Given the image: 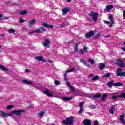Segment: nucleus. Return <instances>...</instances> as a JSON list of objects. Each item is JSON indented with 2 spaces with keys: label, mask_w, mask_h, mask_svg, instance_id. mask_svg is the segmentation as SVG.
I'll return each mask as SVG.
<instances>
[{
  "label": "nucleus",
  "mask_w": 125,
  "mask_h": 125,
  "mask_svg": "<svg viewBox=\"0 0 125 125\" xmlns=\"http://www.w3.org/2000/svg\"><path fill=\"white\" fill-rule=\"evenodd\" d=\"M63 125H74V116H70L66 118V120H63L62 121Z\"/></svg>",
  "instance_id": "1"
},
{
  "label": "nucleus",
  "mask_w": 125,
  "mask_h": 125,
  "mask_svg": "<svg viewBox=\"0 0 125 125\" xmlns=\"http://www.w3.org/2000/svg\"><path fill=\"white\" fill-rule=\"evenodd\" d=\"M23 114H25V110H14L10 112L11 117H13L14 115H17V116H22Z\"/></svg>",
  "instance_id": "2"
},
{
  "label": "nucleus",
  "mask_w": 125,
  "mask_h": 125,
  "mask_svg": "<svg viewBox=\"0 0 125 125\" xmlns=\"http://www.w3.org/2000/svg\"><path fill=\"white\" fill-rule=\"evenodd\" d=\"M114 61L115 65H117V66H119V67H120V68H125V62L123 61V60L116 59Z\"/></svg>",
  "instance_id": "3"
},
{
  "label": "nucleus",
  "mask_w": 125,
  "mask_h": 125,
  "mask_svg": "<svg viewBox=\"0 0 125 125\" xmlns=\"http://www.w3.org/2000/svg\"><path fill=\"white\" fill-rule=\"evenodd\" d=\"M46 30L45 29L43 28V27H40L39 28H38L35 30H32L28 33V34H36V33H43V32H45Z\"/></svg>",
  "instance_id": "4"
},
{
  "label": "nucleus",
  "mask_w": 125,
  "mask_h": 125,
  "mask_svg": "<svg viewBox=\"0 0 125 125\" xmlns=\"http://www.w3.org/2000/svg\"><path fill=\"white\" fill-rule=\"evenodd\" d=\"M89 16H91L93 18V21L95 22L97 21V18L98 17V13H95L93 11H91V12L88 14Z\"/></svg>",
  "instance_id": "5"
},
{
  "label": "nucleus",
  "mask_w": 125,
  "mask_h": 125,
  "mask_svg": "<svg viewBox=\"0 0 125 125\" xmlns=\"http://www.w3.org/2000/svg\"><path fill=\"white\" fill-rule=\"evenodd\" d=\"M123 69L121 68H117L116 76L117 77H125V72H122Z\"/></svg>",
  "instance_id": "6"
},
{
  "label": "nucleus",
  "mask_w": 125,
  "mask_h": 125,
  "mask_svg": "<svg viewBox=\"0 0 125 125\" xmlns=\"http://www.w3.org/2000/svg\"><path fill=\"white\" fill-rule=\"evenodd\" d=\"M0 116H1V117H3L4 118L11 117V115H10V112L5 113L3 111H0Z\"/></svg>",
  "instance_id": "7"
},
{
  "label": "nucleus",
  "mask_w": 125,
  "mask_h": 125,
  "mask_svg": "<svg viewBox=\"0 0 125 125\" xmlns=\"http://www.w3.org/2000/svg\"><path fill=\"white\" fill-rule=\"evenodd\" d=\"M93 36H94V31L93 30L89 31L85 35L86 39H89L91 38V37H93Z\"/></svg>",
  "instance_id": "8"
},
{
  "label": "nucleus",
  "mask_w": 125,
  "mask_h": 125,
  "mask_svg": "<svg viewBox=\"0 0 125 125\" xmlns=\"http://www.w3.org/2000/svg\"><path fill=\"white\" fill-rule=\"evenodd\" d=\"M35 59L38 60V61H41V62H44V63L46 62V60L44 59L42 56H37L35 58Z\"/></svg>",
  "instance_id": "9"
},
{
  "label": "nucleus",
  "mask_w": 125,
  "mask_h": 125,
  "mask_svg": "<svg viewBox=\"0 0 125 125\" xmlns=\"http://www.w3.org/2000/svg\"><path fill=\"white\" fill-rule=\"evenodd\" d=\"M70 10H71V8H70V7H67L63 8L62 9L63 15H67V13H68V12H70Z\"/></svg>",
  "instance_id": "10"
},
{
  "label": "nucleus",
  "mask_w": 125,
  "mask_h": 125,
  "mask_svg": "<svg viewBox=\"0 0 125 125\" xmlns=\"http://www.w3.org/2000/svg\"><path fill=\"white\" fill-rule=\"evenodd\" d=\"M38 89L39 90H41L44 93V94H45L46 95H47V89H45V88L42 86H39Z\"/></svg>",
  "instance_id": "11"
},
{
  "label": "nucleus",
  "mask_w": 125,
  "mask_h": 125,
  "mask_svg": "<svg viewBox=\"0 0 125 125\" xmlns=\"http://www.w3.org/2000/svg\"><path fill=\"white\" fill-rule=\"evenodd\" d=\"M109 20L111 21V24L109 25V28H112L113 24L115 23V21H114V17H113V15H110Z\"/></svg>",
  "instance_id": "12"
},
{
  "label": "nucleus",
  "mask_w": 125,
  "mask_h": 125,
  "mask_svg": "<svg viewBox=\"0 0 125 125\" xmlns=\"http://www.w3.org/2000/svg\"><path fill=\"white\" fill-rule=\"evenodd\" d=\"M114 6H113L112 5H107L106 7V9H104V11H107V12H109L112 8H113Z\"/></svg>",
  "instance_id": "13"
},
{
  "label": "nucleus",
  "mask_w": 125,
  "mask_h": 125,
  "mask_svg": "<svg viewBox=\"0 0 125 125\" xmlns=\"http://www.w3.org/2000/svg\"><path fill=\"white\" fill-rule=\"evenodd\" d=\"M124 118H125V115L124 114L121 115L120 116V121L123 125L125 124V119H124Z\"/></svg>",
  "instance_id": "14"
},
{
  "label": "nucleus",
  "mask_w": 125,
  "mask_h": 125,
  "mask_svg": "<svg viewBox=\"0 0 125 125\" xmlns=\"http://www.w3.org/2000/svg\"><path fill=\"white\" fill-rule=\"evenodd\" d=\"M98 67L100 70H103V69H105V68H106V65H105V64L104 63H101L99 64Z\"/></svg>",
  "instance_id": "15"
},
{
  "label": "nucleus",
  "mask_w": 125,
  "mask_h": 125,
  "mask_svg": "<svg viewBox=\"0 0 125 125\" xmlns=\"http://www.w3.org/2000/svg\"><path fill=\"white\" fill-rule=\"evenodd\" d=\"M84 125H91V121L86 119L84 120Z\"/></svg>",
  "instance_id": "16"
},
{
  "label": "nucleus",
  "mask_w": 125,
  "mask_h": 125,
  "mask_svg": "<svg viewBox=\"0 0 125 125\" xmlns=\"http://www.w3.org/2000/svg\"><path fill=\"white\" fill-rule=\"evenodd\" d=\"M116 107L115 105H112L111 106V109H109V112L112 115H114V111H115V108Z\"/></svg>",
  "instance_id": "17"
},
{
  "label": "nucleus",
  "mask_w": 125,
  "mask_h": 125,
  "mask_svg": "<svg viewBox=\"0 0 125 125\" xmlns=\"http://www.w3.org/2000/svg\"><path fill=\"white\" fill-rule=\"evenodd\" d=\"M22 82L24 83H25L26 84H34V83H33L32 81L23 80Z\"/></svg>",
  "instance_id": "18"
},
{
  "label": "nucleus",
  "mask_w": 125,
  "mask_h": 125,
  "mask_svg": "<svg viewBox=\"0 0 125 125\" xmlns=\"http://www.w3.org/2000/svg\"><path fill=\"white\" fill-rule=\"evenodd\" d=\"M35 23H36V20L34 19H32L31 21L29 22V27H32Z\"/></svg>",
  "instance_id": "19"
},
{
  "label": "nucleus",
  "mask_w": 125,
  "mask_h": 125,
  "mask_svg": "<svg viewBox=\"0 0 125 125\" xmlns=\"http://www.w3.org/2000/svg\"><path fill=\"white\" fill-rule=\"evenodd\" d=\"M114 82H115V81H114V80H112L111 81H109L107 83V85H108V87L111 88L112 87V86H113V85L114 84Z\"/></svg>",
  "instance_id": "20"
},
{
  "label": "nucleus",
  "mask_w": 125,
  "mask_h": 125,
  "mask_svg": "<svg viewBox=\"0 0 125 125\" xmlns=\"http://www.w3.org/2000/svg\"><path fill=\"white\" fill-rule=\"evenodd\" d=\"M27 14H28V11L26 10H23V11H20L19 12V14H20V15H25Z\"/></svg>",
  "instance_id": "21"
},
{
  "label": "nucleus",
  "mask_w": 125,
  "mask_h": 125,
  "mask_svg": "<svg viewBox=\"0 0 125 125\" xmlns=\"http://www.w3.org/2000/svg\"><path fill=\"white\" fill-rule=\"evenodd\" d=\"M62 99L64 101H69L72 99V97H62Z\"/></svg>",
  "instance_id": "22"
},
{
  "label": "nucleus",
  "mask_w": 125,
  "mask_h": 125,
  "mask_svg": "<svg viewBox=\"0 0 125 125\" xmlns=\"http://www.w3.org/2000/svg\"><path fill=\"white\" fill-rule=\"evenodd\" d=\"M114 86H118V87H120V86H123V83L120 82H118L116 83H115L114 84Z\"/></svg>",
  "instance_id": "23"
},
{
  "label": "nucleus",
  "mask_w": 125,
  "mask_h": 125,
  "mask_svg": "<svg viewBox=\"0 0 125 125\" xmlns=\"http://www.w3.org/2000/svg\"><path fill=\"white\" fill-rule=\"evenodd\" d=\"M107 96H108V95H107V94H103L101 99V101H105V99L106 98V97H107Z\"/></svg>",
  "instance_id": "24"
},
{
  "label": "nucleus",
  "mask_w": 125,
  "mask_h": 125,
  "mask_svg": "<svg viewBox=\"0 0 125 125\" xmlns=\"http://www.w3.org/2000/svg\"><path fill=\"white\" fill-rule=\"evenodd\" d=\"M45 114V112L44 111H41L39 113V117L40 118H42L43 117V116L44 115V114Z\"/></svg>",
  "instance_id": "25"
},
{
  "label": "nucleus",
  "mask_w": 125,
  "mask_h": 125,
  "mask_svg": "<svg viewBox=\"0 0 125 125\" xmlns=\"http://www.w3.org/2000/svg\"><path fill=\"white\" fill-rule=\"evenodd\" d=\"M118 97L120 98H124L125 99V92H122L120 95H118Z\"/></svg>",
  "instance_id": "26"
},
{
  "label": "nucleus",
  "mask_w": 125,
  "mask_h": 125,
  "mask_svg": "<svg viewBox=\"0 0 125 125\" xmlns=\"http://www.w3.org/2000/svg\"><path fill=\"white\" fill-rule=\"evenodd\" d=\"M93 97L94 98H100V97H101V94L100 93L96 94L93 96Z\"/></svg>",
  "instance_id": "27"
},
{
  "label": "nucleus",
  "mask_w": 125,
  "mask_h": 125,
  "mask_svg": "<svg viewBox=\"0 0 125 125\" xmlns=\"http://www.w3.org/2000/svg\"><path fill=\"white\" fill-rule=\"evenodd\" d=\"M54 83L56 85H60L61 82L57 80L54 81Z\"/></svg>",
  "instance_id": "28"
},
{
  "label": "nucleus",
  "mask_w": 125,
  "mask_h": 125,
  "mask_svg": "<svg viewBox=\"0 0 125 125\" xmlns=\"http://www.w3.org/2000/svg\"><path fill=\"white\" fill-rule=\"evenodd\" d=\"M8 32L9 34H15V30L13 29H10L8 30Z\"/></svg>",
  "instance_id": "29"
},
{
  "label": "nucleus",
  "mask_w": 125,
  "mask_h": 125,
  "mask_svg": "<svg viewBox=\"0 0 125 125\" xmlns=\"http://www.w3.org/2000/svg\"><path fill=\"white\" fill-rule=\"evenodd\" d=\"M75 71V68H72L70 70H68L66 71L65 74H68V73H71V72H74Z\"/></svg>",
  "instance_id": "30"
},
{
  "label": "nucleus",
  "mask_w": 125,
  "mask_h": 125,
  "mask_svg": "<svg viewBox=\"0 0 125 125\" xmlns=\"http://www.w3.org/2000/svg\"><path fill=\"white\" fill-rule=\"evenodd\" d=\"M83 104H84V102H80L79 107L81 108H83Z\"/></svg>",
  "instance_id": "31"
},
{
  "label": "nucleus",
  "mask_w": 125,
  "mask_h": 125,
  "mask_svg": "<svg viewBox=\"0 0 125 125\" xmlns=\"http://www.w3.org/2000/svg\"><path fill=\"white\" fill-rule=\"evenodd\" d=\"M99 76L96 75L92 78V80L97 81V80H99Z\"/></svg>",
  "instance_id": "32"
},
{
  "label": "nucleus",
  "mask_w": 125,
  "mask_h": 125,
  "mask_svg": "<svg viewBox=\"0 0 125 125\" xmlns=\"http://www.w3.org/2000/svg\"><path fill=\"white\" fill-rule=\"evenodd\" d=\"M6 110H11V109H13V105H9L6 107Z\"/></svg>",
  "instance_id": "33"
},
{
  "label": "nucleus",
  "mask_w": 125,
  "mask_h": 125,
  "mask_svg": "<svg viewBox=\"0 0 125 125\" xmlns=\"http://www.w3.org/2000/svg\"><path fill=\"white\" fill-rule=\"evenodd\" d=\"M0 69H1V70H3V71H4L5 72H7L8 71L7 69H6L5 67L1 65H0Z\"/></svg>",
  "instance_id": "34"
},
{
  "label": "nucleus",
  "mask_w": 125,
  "mask_h": 125,
  "mask_svg": "<svg viewBox=\"0 0 125 125\" xmlns=\"http://www.w3.org/2000/svg\"><path fill=\"white\" fill-rule=\"evenodd\" d=\"M47 96H49L50 97H53V94L49 92V90H47Z\"/></svg>",
  "instance_id": "35"
},
{
  "label": "nucleus",
  "mask_w": 125,
  "mask_h": 125,
  "mask_svg": "<svg viewBox=\"0 0 125 125\" xmlns=\"http://www.w3.org/2000/svg\"><path fill=\"white\" fill-rule=\"evenodd\" d=\"M43 46L47 48V39H45V42L43 43Z\"/></svg>",
  "instance_id": "36"
},
{
  "label": "nucleus",
  "mask_w": 125,
  "mask_h": 125,
  "mask_svg": "<svg viewBox=\"0 0 125 125\" xmlns=\"http://www.w3.org/2000/svg\"><path fill=\"white\" fill-rule=\"evenodd\" d=\"M80 62H81V63H83V65L87 64V62H85V61H84V60H83V59H81Z\"/></svg>",
  "instance_id": "37"
},
{
  "label": "nucleus",
  "mask_w": 125,
  "mask_h": 125,
  "mask_svg": "<svg viewBox=\"0 0 125 125\" xmlns=\"http://www.w3.org/2000/svg\"><path fill=\"white\" fill-rule=\"evenodd\" d=\"M88 61L90 62V63H91V64H92V65H93V64H94V63H95V61H94V60L92 59H89Z\"/></svg>",
  "instance_id": "38"
},
{
  "label": "nucleus",
  "mask_w": 125,
  "mask_h": 125,
  "mask_svg": "<svg viewBox=\"0 0 125 125\" xmlns=\"http://www.w3.org/2000/svg\"><path fill=\"white\" fill-rule=\"evenodd\" d=\"M111 76V73H108L106 75H104L103 76L104 78H110V77Z\"/></svg>",
  "instance_id": "39"
},
{
  "label": "nucleus",
  "mask_w": 125,
  "mask_h": 125,
  "mask_svg": "<svg viewBox=\"0 0 125 125\" xmlns=\"http://www.w3.org/2000/svg\"><path fill=\"white\" fill-rule=\"evenodd\" d=\"M60 27L61 28H64V27H66V23L65 22H62L60 25Z\"/></svg>",
  "instance_id": "40"
},
{
  "label": "nucleus",
  "mask_w": 125,
  "mask_h": 125,
  "mask_svg": "<svg viewBox=\"0 0 125 125\" xmlns=\"http://www.w3.org/2000/svg\"><path fill=\"white\" fill-rule=\"evenodd\" d=\"M25 21H26L24 20L23 19H20L19 20L18 22H19V23H24V22H25Z\"/></svg>",
  "instance_id": "41"
},
{
  "label": "nucleus",
  "mask_w": 125,
  "mask_h": 125,
  "mask_svg": "<svg viewBox=\"0 0 125 125\" xmlns=\"http://www.w3.org/2000/svg\"><path fill=\"white\" fill-rule=\"evenodd\" d=\"M64 81H65V82H67V81L68 80V77H67L68 75L64 73Z\"/></svg>",
  "instance_id": "42"
},
{
  "label": "nucleus",
  "mask_w": 125,
  "mask_h": 125,
  "mask_svg": "<svg viewBox=\"0 0 125 125\" xmlns=\"http://www.w3.org/2000/svg\"><path fill=\"white\" fill-rule=\"evenodd\" d=\"M78 47H77V46H75L74 51V53H77V52H78Z\"/></svg>",
  "instance_id": "43"
},
{
  "label": "nucleus",
  "mask_w": 125,
  "mask_h": 125,
  "mask_svg": "<svg viewBox=\"0 0 125 125\" xmlns=\"http://www.w3.org/2000/svg\"><path fill=\"white\" fill-rule=\"evenodd\" d=\"M8 18H9V17H4V18H2V15L0 14V19H8Z\"/></svg>",
  "instance_id": "44"
},
{
  "label": "nucleus",
  "mask_w": 125,
  "mask_h": 125,
  "mask_svg": "<svg viewBox=\"0 0 125 125\" xmlns=\"http://www.w3.org/2000/svg\"><path fill=\"white\" fill-rule=\"evenodd\" d=\"M89 107L90 109H96V106L94 105H90Z\"/></svg>",
  "instance_id": "45"
},
{
  "label": "nucleus",
  "mask_w": 125,
  "mask_h": 125,
  "mask_svg": "<svg viewBox=\"0 0 125 125\" xmlns=\"http://www.w3.org/2000/svg\"><path fill=\"white\" fill-rule=\"evenodd\" d=\"M100 37V34L98 33L96 36L94 37V39H99V38Z\"/></svg>",
  "instance_id": "46"
},
{
  "label": "nucleus",
  "mask_w": 125,
  "mask_h": 125,
  "mask_svg": "<svg viewBox=\"0 0 125 125\" xmlns=\"http://www.w3.org/2000/svg\"><path fill=\"white\" fill-rule=\"evenodd\" d=\"M104 24H110V21H107V20H104Z\"/></svg>",
  "instance_id": "47"
},
{
  "label": "nucleus",
  "mask_w": 125,
  "mask_h": 125,
  "mask_svg": "<svg viewBox=\"0 0 125 125\" xmlns=\"http://www.w3.org/2000/svg\"><path fill=\"white\" fill-rule=\"evenodd\" d=\"M94 125H99V123H98V121L95 120L94 122Z\"/></svg>",
  "instance_id": "48"
},
{
  "label": "nucleus",
  "mask_w": 125,
  "mask_h": 125,
  "mask_svg": "<svg viewBox=\"0 0 125 125\" xmlns=\"http://www.w3.org/2000/svg\"><path fill=\"white\" fill-rule=\"evenodd\" d=\"M83 111V108H80V110L79 111V114H82Z\"/></svg>",
  "instance_id": "49"
},
{
  "label": "nucleus",
  "mask_w": 125,
  "mask_h": 125,
  "mask_svg": "<svg viewBox=\"0 0 125 125\" xmlns=\"http://www.w3.org/2000/svg\"><path fill=\"white\" fill-rule=\"evenodd\" d=\"M87 49H88V48H87L86 46H84L83 47V50H85V52H88Z\"/></svg>",
  "instance_id": "50"
},
{
  "label": "nucleus",
  "mask_w": 125,
  "mask_h": 125,
  "mask_svg": "<svg viewBox=\"0 0 125 125\" xmlns=\"http://www.w3.org/2000/svg\"><path fill=\"white\" fill-rule=\"evenodd\" d=\"M47 28H49V29H52V28H53V25H47Z\"/></svg>",
  "instance_id": "51"
},
{
  "label": "nucleus",
  "mask_w": 125,
  "mask_h": 125,
  "mask_svg": "<svg viewBox=\"0 0 125 125\" xmlns=\"http://www.w3.org/2000/svg\"><path fill=\"white\" fill-rule=\"evenodd\" d=\"M79 51L81 53V54H84V52H83V50L81 49Z\"/></svg>",
  "instance_id": "52"
},
{
  "label": "nucleus",
  "mask_w": 125,
  "mask_h": 125,
  "mask_svg": "<svg viewBox=\"0 0 125 125\" xmlns=\"http://www.w3.org/2000/svg\"><path fill=\"white\" fill-rule=\"evenodd\" d=\"M81 43H82L81 42L77 43L75 45V46H77V47H79V45H80V44H81Z\"/></svg>",
  "instance_id": "53"
},
{
  "label": "nucleus",
  "mask_w": 125,
  "mask_h": 125,
  "mask_svg": "<svg viewBox=\"0 0 125 125\" xmlns=\"http://www.w3.org/2000/svg\"><path fill=\"white\" fill-rule=\"evenodd\" d=\"M42 25L44 27H45L46 28H47V23H42Z\"/></svg>",
  "instance_id": "54"
},
{
  "label": "nucleus",
  "mask_w": 125,
  "mask_h": 125,
  "mask_svg": "<svg viewBox=\"0 0 125 125\" xmlns=\"http://www.w3.org/2000/svg\"><path fill=\"white\" fill-rule=\"evenodd\" d=\"M25 73H30V72H31V70L30 69H25Z\"/></svg>",
  "instance_id": "55"
},
{
  "label": "nucleus",
  "mask_w": 125,
  "mask_h": 125,
  "mask_svg": "<svg viewBox=\"0 0 125 125\" xmlns=\"http://www.w3.org/2000/svg\"><path fill=\"white\" fill-rule=\"evenodd\" d=\"M70 89H71V90H72V91H75V89H74L73 88V87H72L71 86H70Z\"/></svg>",
  "instance_id": "56"
},
{
  "label": "nucleus",
  "mask_w": 125,
  "mask_h": 125,
  "mask_svg": "<svg viewBox=\"0 0 125 125\" xmlns=\"http://www.w3.org/2000/svg\"><path fill=\"white\" fill-rule=\"evenodd\" d=\"M66 84H67V85H68V86H69V87H70V86H71V85L70 84V82H69L68 81H67V82H66Z\"/></svg>",
  "instance_id": "57"
},
{
  "label": "nucleus",
  "mask_w": 125,
  "mask_h": 125,
  "mask_svg": "<svg viewBox=\"0 0 125 125\" xmlns=\"http://www.w3.org/2000/svg\"><path fill=\"white\" fill-rule=\"evenodd\" d=\"M123 15L124 19H125V10L123 12Z\"/></svg>",
  "instance_id": "58"
},
{
  "label": "nucleus",
  "mask_w": 125,
  "mask_h": 125,
  "mask_svg": "<svg viewBox=\"0 0 125 125\" xmlns=\"http://www.w3.org/2000/svg\"><path fill=\"white\" fill-rule=\"evenodd\" d=\"M48 62H49V63H50V64H53V62L52 61L50 60H49L48 61Z\"/></svg>",
  "instance_id": "59"
},
{
  "label": "nucleus",
  "mask_w": 125,
  "mask_h": 125,
  "mask_svg": "<svg viewBox=\"0 0 125 125\" xmlns=\"http://www.w3.org/2000/svg\"><path fill=\"white\" fill-rule=\"evenodd\" d=\"M94 75L93 74H89V78H93V77H94Z\"/></svg>",
  "instance_id": "60"
},
{
  "label": "nucleus",
  "mask_w": 125,
  "mask_h": 125,
  "mask_svg": "<svg viewBox=\"0 0 125 125\" xmlns=\"http://www.w3.org/2000/svg\"><path fill=\"white\" fill-rule=\"evenodd\" d=\"M111 37V35H108L107 36H104V38H105V39H107V38H109Z\"/></svg>",
  "instance_id": "61"
},
{
  "label": "nucleus",
  "mask_w": 125,
  "mask_h": 125,
  "mask_svg": "<svg viewBox=\"0 0 125 125\" xmlns=\"http://www.w3.org/2000/svg\"><path fill=\"white\" fill-rule=\"evenodd\" d=\"M121 49H122L123 51H125V47H121Z\"/></svg>",
  "instance_id": "62"
},
{
  "label": "nucleus",
  "mask_w": 125,
  "mask_h": 125,
  "mask_svg": "<svg viewBox=\"0 0 125 125\" xmlns=\"http://www.w3.org/2000/svg\"><path fill=\"white\" fill-rule=\"evenodd\" d=\"M73 42L72 40H71V41H70L69 42H68V44H71V43H73Z\"/></svg>",
  "instance_id": "63"
},
{
  "label": "nucleus",
  "mask_w": 125,
  "mask_h": 125,
  "mask_svg": "<svg viewBox=\"0 0 125 125\" xmlns=\"http://www.w3.org/2000/svg\"><path fill=\"white\" fill-rule=\"evenodd\" d=\"M112 98H113V99H116V98H117V96H112Z\"/></svg>",
  "instance_id": "64"
}]
</instances>
